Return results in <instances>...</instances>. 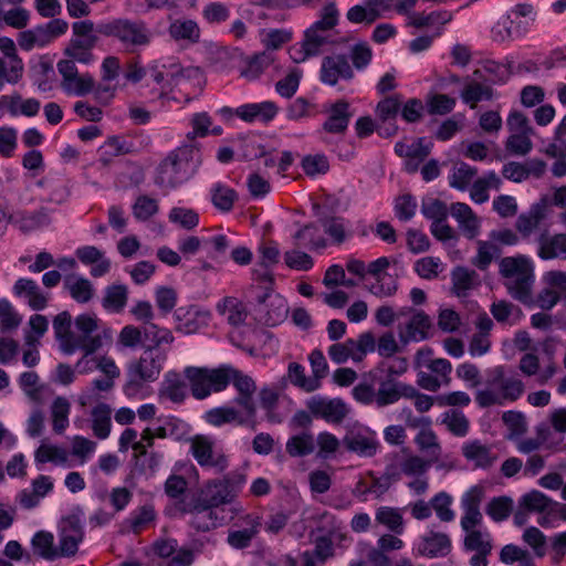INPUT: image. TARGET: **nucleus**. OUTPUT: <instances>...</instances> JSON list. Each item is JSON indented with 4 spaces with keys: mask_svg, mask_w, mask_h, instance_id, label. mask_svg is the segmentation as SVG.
<instances>
[{
    "mask_svg": "<svg viewBox=\"0 0 566 566\" xmlns=\"http://www.w3.org/2000/svg\"><path fill=\"white\" fill-rule=\"evenodd\" d=\"M524 392L525 385L518 376H507L504 366H496L491 371L486 387L478 389L474 399L480 408H490L515 402Z\"/></svg>",
    "mask_w": 566,
    "mask_h": 566,
    "instance_id": "obj_1",
    "label": "nucleus"
},
{
    "mask_svg": "<svg viewBox=\"0 0 566 566\" xmlns=\"http://www.w3.org/2000/svg\"><path fill=\"white\" fill-rule=\"evenodd\" d=\"M413 365L419 369L417 385L427 391L437 392L442 386L451 384L452 364L446 358H434L433 349L424 346L418 349Z\"/></svg>",
    "mask_w": 566,
    "mask_h": 566,
    "instance_id": "obj_2",
    "label": "nucleus"
},
{
    "mask_svg": "<svg viewBox=\"0 0 566 566\" xmlns=\"http://www.w3.org/2000/svg\"><path fill=\"white\" fill-rule=\"evenodd\" d=\"M97 32L116 39L128 52L148 46L154 38L145 21L129 18H117L102 23L97 27Z\"/></svg>",
    "mask_w": 566,
    "mask_h": 566,
    "instance_id": "obj_3",
    "label": "nucleus"
},
{
    "mask_svg": "<svg viewBox=\"0 0 566 566\" xmlns=\"http://www.w3.org/2000/svg\"><path fill=\"white\" fill-rule=\"evenodd\" d=\"M500 274L505 279L509 293L517 301L530 304L534 283L533 266L523 255L503 258Z\"/></svg>",
    "mask_w": 566,
    "mask_h": 566,
    "instance_id": "obj_4",
    "label": "nucleus"
},
{
    "mask_svg": "<svg viewBox=\"0 0 566 566\" xmlns=\"http://www.w3.org/2000/svg\"><path fill=\"white\" fill-rule=\"evenodd\" d=\"M228 366L222 365L218 368L208 367H187L184 371L189 382L191 395L202 400L212 392L223 391L228 387Z\"/></svg>",
    "mask_w": 566,
    "mask_h": 566,
    "instance_id": "obj_5",
    "label": "nucleus"
},
{
    "mask_svg": "<svg viewBox=\"0 0 566 566\" xmlns=\"http://www.w3.org/2000/svg\"><path fill=\"white\" fill-rule=\"evenodd\" d=\"M244 482L243 474H227L222 479L209 480L205 483L197 501L212 509L230 504Z\"/></svg>",
    "mask_w": 566,
    "mask_h": 566,
    "instance_id": "obj_6",
    "label": "nucleus"
},
{
    "mask_svg": "<svg viewBox=\"0 0 566 566\" xmlns=\"http://www.w3.org/2000/svg\"><path fill=\"white\" fill-rule=\"evenodd\" d=\"M74 324L78 332V335H75V343H80L78 349L84 354L83 358L76 364V367H80L87 356L103 347L104 339L111 340L112 336L109 329H104L102 334H94L98 331L101 324L96 314H81L75 318Z\"/></svg>",
    "mask_w": 566,
    "mask_h": 566,
    "instance_id": "obj_7",
    "label": "nucleus"
},
{
    "mask_svg": "<svg viewBox=\"0 0 566 566\" xmlns=\"http://www.w3.org/2000/svg\"><path fill=\"white\" fill-rule=\"evenodd\" d=\"M189 452L199 467L223 473L229 468V458L216 447V441L205 434H196L188 439Z\"/></svg>",
    "mask_w": 566,
    "mask_h": 566,
    "instance_id": "obj_8",
    "label": "nucleus"
},
{
    "mask_svg": "<svg viewBox=\"0 0 566 566\" xmlns=\"http://www.w3.org/2000/svg\"><path fill=\"white\" fill-rule=\"evenodd\" d=\"M167 359V355L161 349L146 348L143 355L128 366V385L140 386L145 382L155 381Z\"/></svg>",
    "mask_w": 566,
    "mask_h": 566,
    "instance_id": "obj_9",
    "label": "nucleus"
},
{
    "mask_svg": "<svg viewBox=\"0 0 566 566\" xmlns=\"http://www.w3.org/2000/svg\"><path fill=\"white\" fill-rule=\"evenodd\" d=\"M187 154L186 149L169 154L158 168L156 184L172 189L186 181L191 175Z\"/></svg>",
    "mask_w": 566,
    "mask_h": 566,
    "instance_id": "obj_10",
    "label": "nucleus"
},
{
    "mask_svg": "<svg viewBox=\"0 0 566 566\" xmlns=\"http://www.w3.org/2000/svg\"><path fill=\"white\" fill-rule=\"evenodd\" d=\"M227 378L228 385L232 382L238 391V397L234 400L235 403L244 410L248 418H255L256 405L253 399L256 391L255 381L249 375L243 374L230 365L228 366Z\"/></svg>",
    "mask_w": 566,
    "mask_h": 566,
    "instance_id": "obj_11",
    "label": "nucleus"
},
{
    "mask_svg": "<svg viewBox=\"0 0 566 566\" xmlns=\"http://www.w3.org/2000/svg\"><path fill=\"white\" fill-rule=\"evenodd\" d=\"M59 549L61 557H71L77 553L78 544L84 538L82 518L73 513L63 517L59 525Z\"/></svg>",
    "mask_w": 566,
    "mask_h": 566,
    "instance_id": "obj_12",
    "label": "nucleus"
},
{
    "mask_svg": "<svg viewBox=\"0 0 566 566\" xmlns=\"http://www.w3.org/2000/svg\"><path fill=\"white\" fill-rule=\"evenodd\" d=\"M57 71L62 76L61 86L69 94L84 96L94 88V77L90 73L78 74L72 61H59Z\"/></svg>",
    "mask_w": 566,
    "mask_h": 566,
    "instance_id": "obj_13",
    "label": "nucleus"
},
{
    "mask_svg": "<svg viewBox=\"0 0 566 566\" xmlns=\"http://www.w3.org/2000/svg\"><path fill=\"white\" fill-rule=\"evenodd\" d=\"M202 73L199 67H187L172 73L164 86H161L159 97L166 99L177 88L179 92H185L186 101H190L191 94L199 88Z\"/></svg>",
    "mask_w": 566,
    "mask_h": 566,
    "instance_id": "obj_14",
    "label": "nucleus"
},
{
    "mask_svg": "<svg viewBox=\"0 0 566 566\" xmlns=\"http://www.w3.org/2000/svg\"><path fill=\"white\" fill-rule=\"evenodd\" d=\"M399 340L407 345L411 342H421L431 337L432 321L423 311L411 312L405 323H400L397 327Z\"/></svg>",
    "mask_w": 566,
    "mask_h": 566,
    "instance_id": "obj_15",
    "label": "nucleus"
},
{
    "mask_svg": "<svg viewBox=\"0 0 566 566\" xmlns=\"http://www.w3.org/2000/svg\"><path fill=\"white\" fill-rule=\"evenodd\" d=\"M452 548V542L448 534L443 532L429 531L420 537L416 552L417 555L427 558H437L447 556Z\"/></svg>",
    "mask_w": 566,
    "mask_h": 566,
    "instance_id": "obj_16",
    "label": "nucleus"
},
{
    "mask_svg": "<svg viewBox=\"0 0 566 566\" xmlns=\"http://www.w3.org/2000/svg\"><path fill=\"white\" fill-rule=\"evenodd\" d=\"M354 77L353 69L343 54L325 56L321 65V80L327 85H336L339 80Z\"/></svg>",
    "mask_w": 566,
    "mask_h": 566,
    "instance_id": "obj_17",
    "label": "nucleus"
},
{
    "mask_svg": "<svg viewBox=\"0 0 566 566\" xmlns=\"http://www.w3.org/2000/svg\"><path fill=\"white\" fill-rule=\"evenodd\" d=\"M307 407L314 416L333 423H340L349 411L346 403L339 398L313 397Z\"/></svg>",
    "mask_w": 566,
    "mask_h": 566,
    "instance_id": "obj_18",
    "label": "nucleus"
},
{
    "mask_svg": "<svg viewBox=\"0 0 566 566\" xmlns=\"http://www.w3.org/2000/svg\"><path fill=\"white\" fill-rule=\"evenodd\" d=\"M450 213L458 222L459 229L467 239L473 240L480 234L481 219L469 205L454 202L450 206Z\"/></svg>",
    "mask_w": 566,
    "mask_h": 566,
    "instance_id": "obj_19",
    "label": "nucleus"
},
{
    "mask_svg": "<svg viewBox=\"0 0 566 566\" xmlns=\"http://www.w3.org/2000/svg\"><path fill=\"white\" fill-rule=\"evenodd\" d=\"M17 297L24 298L33 311H42L48 306L49 294L41 291L38 283L31 279L21 277L13 285Z\"/></svg>",
    "mask_w": 566,
    "mask_h": 566,
    "instance_id": "obj_20",
    "label": "nucleus"
},
{
    "mask_svg": "<svg viewBox=\"0 0 566 566\" xmlns=\"http://www.w3.org/2000/svg\"><path fill=\"white\" fill-rule=\"evenodd\" d=\"M462 455L474 468L489 469L497 461L499 457L491 446L482 443L480 440H472L463 443L461 447Z\"/></svg>",
    "mask_w": 566,
    "mask_h": 566,
    "instance_id": "obj_21",
    "label": "nucleus"
},
{
    "mask_svg": "<svg viewBox=\"0 0 566 566\" xmlns=\"http://www.w3.org/2000/svg\"><path fill=\"white\" fill-rule=\"evenodd\" d=\"M395 474L386 472L381 476H376L373 472H368L361 478L353 490V494L357 497H365L373 494L376 499H380L391 486Z\"/></svg>",
    "mask_w": 566,
    "mask_h": 566,
    "instance_id": "obj_22",
    "label": "nucleus"
},
{
    "mask_svg": "<svg viewBox=\"0 0 566 566\" xmlns=\"http://www.w3.org/2000/svg\"><path fill=\"white\" fill-rule=\"evenodd\" d=\"M72 316L67 311L59 313L53 318V329L64 354L71 355L78 349L80 343H75V334L71 331Z\"/></svg>",
    "mask_w": 566,
    "mask_h": 566,
    "instance_id": "obj_23",
    "label": "nucleus"
},
{
    "mask_svg": "<svg viewBox=\"0 0 566 566\" xmlns=\"http://www.w3.org/2000/svg\"><path fill=\"white\" fill-rule=\"evenodd\" d=\"M327 114L328 116L323 124V129L329 134H344L353 116L348 102L345 99L337 101L331 105Z\"/></svg>",
    "mask_w": 566,
    "mask_h": 566,
    "instance_id": "obj_24",
    "label": "nucleus"
},
{
    "mask_svg": "<svg viewBox=\"0 0 566 566\" xmlns=\"http://www.w3.org/2000/svg\"><path fill=\"white\" fill-rule=\"evenodd\" d=\"M344 444L350 452L360 457H374L379 448L375 432H350L344 438Z\"/></svg>",
    "mask_w": 566,
    "mask_h": 566,
    "instance_id": "obj_25",
    "label": "nucleus"
},
{
    "mask_svg": "<svg viewBox=\"0 0 566 566\" xmlns=\"http://www.w3.org/2000/svg\"><path fill=\"white\" fill-rule=\"evenodd\" d=\"M547 201L545 198L534 203L527 212L518 216L515 222L516 230L524 237H530L546 218Z\"/></svg>",
    "mask_w": 566,
    "mask_h": 566,
    "instance_id": "obj_26",
    "label": "nucleus"
},
{
    "mask_svg": "<svg viewBox=\"0 0 566 566\" xmlns=\"http://www.w3.org/2000/svg\"><path fill=\"white\" fill-rule=\"evenodd\" d=\"M184 513H190V525L198 532H208L218 525V516L214 509L196 501L191 506L182 507Z\"/></svg>",
    "mask_w": 566,
    "mask_h": 566,
    "instance_id": "obj_27",
    "label": "nucleus"
},
{
    "mask_svg": "<svg viewBox=\"0 0 566 566\" xmlns=\"http://www.w3.org/2000/svg\"><path fill=\"white\" fill-rule=\"evenodd\" d=\"M210 316L209 311L197 307H190L184 312L180 310L177 315L178 324L176 328L184 334H195L208 325Z\"/></svg>",
    "mask_w": 566,
    "mask_h": 566,
    "instance_id": "obj_28",
    "label": "nucleus"
},
{
    "mask_svg": "<svg viewBox=\"0 0 566 566\" xmlns=\"http://www.w3.org/2000/svg\"><path fill=\"white\" fill-rule=\"evenodd\" d=\"M538 256L543 260H566V233H543L538 238Z\"/></svg>",
    "mask_w": 566,
    "mask_h": 566,
    "instance_id": "obj_29",
    "label": "nucleus"
},
{
    "mask_svg": "<svg viewBox=\"0 0 566 566\" xmlns=\"http://www.w3.org/2000/svg\"><path fill=\"white\" fill-rule=\"evenodd\" d=\"M427 428L421 429L415 437V443L419 451L427 454L428 459L434 463L440 461L442 454V447L436 432L429 428L430 420L422 419Z\"/></svg>",
    "mask_w": 566,
    "mask_h": 566,
    "instance_id": "obj_30",
    "label": "nucleus"
},
{
    "mask_svg": "<svg viewBox=\"0 0 566 566\" xmlns=\"http://www.w3.org/2000/svg\"><path fill=\"white\" fill-rule=\"evenodd\" d=\"M205 419L210 426L213 427H221L227 423H237L242 426L250 420L254 421V418H248L245 412L242 413L234 407L230 406L217 407L207 411Z\"/></svg>",
    "mask_w": 566,
    "mask_h": 566,
    "instance_id": "obj_31",
    "label": "nucleus"
},
{
    "mask_svg": "<svg viewBox=\"0 0 566 566\" xmlns=\"http://www.w3.org/2000/svg\"><path fill=\"white\" fill-rule=\"evenodd\" d=\"M168 33L175 41H184L188 44H196L201 38L200 27L191 19H176L169 24Z\"/></svg>",
    "mask_w": 566,
    "mask_h": 566,
    "instance_id": "obj_32",
    "label": "nucleus"
},
{
    "mask_svg": "<svg viewBox=\"0 0 566 566\" xmlns=\"http://www.w3.org/2000/svg\"><path fill=\"white\" fill-rule=\"evenodd\" d=\"M275 61L274 53L271 51H263L247 57L244 66L240 71V75L248 80L254 81Z\"/></svg>",
    "mask_w": 566,
    "mask_h": 566,
    "instance_id": "obj_33",
    "label": "nucleus"
},
{
    "mask_svg": "<svg viewBox=\"0 0 566 566\" xmlns=\"http://www.w3.org/2000/svg\"><path fill=\"white\" fill-rule=\"evenodd\" d=\"M7 220L8 222L17 226L22 232L28 233L46 226L50 218L45 209H40L31 213L17 212L14 214H9Z\"/></svg>",
    "mask_w": 566,
    "mask_h": 566,
    "instance_id": "obj_34",
    "label": "nucleus"
},
{
    "mask_svg": "<svg viewBox=\"0 0 566 566\" xmlns=\"http://www.w3.org/2000/svg\"><path fill=\"white\" fill-rule=\"evenodd\" d=\"M69 451L60 446L53 444L43 439L34 452V459L38 463H52L54 465H65L69 462Z\"/></svg>",
    "mask_w": 566,
    "mask_h": 566,
    "instance_id": "obj_35",
    "label": "nucleus"
},
{
    "mask_svg": "<svg viewBox=\"0 0 566 566\" xmlns=\"http://www.w3.org/2000/svg\"><path fill=\"white\" fill-rule=\"evenodd\" d=\"M217 311L220 315L227 316L228 323L232 326H240L248 318L244 304L233 296L222 298L217 304Z\"/></svg>",
    "mask_w": 566,
    "mask_h": 566,
    "instance_id": "obj_36",
    "label": "nucleus"
},
{
    "mask_svg": "<svg viewBox=\"0 0 566 566\" xmlns=\"http://www.w3.org/2000/svg\"><path fill=\"white\" fill-rule=\"evenodd\" d=\"M187 396V386L177 373H168L159 389V397L180 403Z\"/></svg>",
    "mask_w": 566,
    "mask_h": 566,
    "instance_id": "obj_37",
    "label": "nucleus"
},
{
    "mask_svg": "<svg viewBox=\"0 0 566 566\" xmlns=\"http://www.w3.org/2000/svg\"><path fill=\"white\" fill-rule=\"evenodd\" d=\"M452 291L458 297H464L468 292L479 285V276L474 270L458 266L452 271Z\"/></svg>",
    "mask_w": 566,
    "mask_h": 566,
    "instance_id": "obj_38",
    "label": "nucleus"
},
{
    "mask_svg": "<svg viewBox=\"0 0 566 566\" xmlns=\"http://www.w3.org/2000/svg\"><path fill=\"white\" fill-rule=\"evenodd\" d=\"M70 412L71 403L65 397L59 396L53 400L50 407V416L54 433L63 434L65 432L70 423Z\"/></svg>",
    "mask_w": 566,
    "mask_h": 566,
    "instance_id": "obj_39",
    "label": "nucleus"
},
{
    "mask_svg": "<svg viewBox=\"0 0 566 566\" xmlns=\"http://www.w3.org/2000/svg\"><path fill=\"white\" fill-rule=\"evenodd\" d=\"M375 520L379 525L395 534L405 532V520L399 509L380 506L375 512Z\"/></svg>",
    "mask_w": 566,
    "mask_h": 566,
    "instance_id": "obj_40",
    "label": "nucleus"
},
{
    "mask_svg": "<svg viewBox=\"0 0 566 566\" xmlns=\"http://www.w3.org/2000/svg\"><path fill=\"white\" fill-rule=\"evenodd\" d=\"M277 112V107L272 102H264L261 104H248L240 106L237 109V115L245 120L253 122L255 118L260 117L264 122L271 120Z\"/></svg>",
    "mask_w": 566,
    "mask_h": 566,
    "instance_id": "obj_41",
    "label": "nucleus"
},
{
    "mask_svg": "<svg viewBox=\"0 0 566 566\" xmlns=\"http://www.w3.org/2000/svg\"><path fill=\"white\" fill-rule=\"evenodd\" d=\"M112 408L106 403H98L92 410V430L96 438L106 439L111 433Z\"/></svg>",
    "mask_w": 566,
    "mask_h": 566,
    "instance_id": "obj_42",
    "label": "nucleus"
},
{
    "mask_svg": "<svg viewBox=\"0 0 566 566\" xmlns=\"http://www.w3.org/2000/svg\"><path fill=\"white\" fill-rule=\"evenodd\" d=\"M409 384L396 381H382L376 394V405L379 408L397 402L403 398L406 388Z\"/></svg>",
    "mask_w": 566,
    "mask_h": 566,
    "instance_id": "obj_43",
    "label": "nucleus"
},
{
    "mask_svg": "<svg viewBox=\"0 0 566 566\" xmlns=\"http://www.w3.org/2000/svg\"><path fill=\"white\" fill-rule=\"evenodd\" d=\"M493 96V90L489 85H484L476 81H469L461 93L462 99L470 104L471 108H474L476 104L482 99H491Z\"/></svg>",
    "mask_w": 566,
    "mask_h": 566,
    "instance_id": "obj_44",
    "label": "nucleus"
},
{
    "mask_svg": "<svg viewBox=\"0 0 566 566\" xmlns=\"http://www.w3.org/2000/svg\"><path fill=\"white\" fill-rule=\"evenodd\" d=\"M490 312L496 322L502 324H514L522 316L520 307L507 301L493 302Z\"/></svg>",
    "mask_w": 566,
    "mask_h": 566,
    "instance_id": "obj_45",
    "label": "nucleus"
},
{
    "mask_svg": "<svg viewBox=\"0 0 566 566\" xmlns=\"http://www.w3.org/2000/svg\"><path fill=\"white\" fill-rule=\"evenodd\" d=\"M451 20H452V13L447 10L433 11L428 14L413 12L410 15L409 24L417 29H421V28L433 27L436 24L443 25V24L450 22Z\"/></svg>",
    "mask_w": 566,
    "mask_h": 566,
    "instance_id": "obj_46",
    "label": "nucleus"
},
{
    "mask_svg": "<svg viewBox=\"0 0 566 566\" xmlns=\"http://www.w3.org/2000/svg\"><path fill=\"white\" fill-rule=\"evenodd\" d=\"M463 546L469 552L491 553L493 548L492 536L480 530L468 532L463 539Z\"/></svg>",
    "mask_w": 566,
    "mask_h": 566,
    "instance_id": "obj_47",
    "label": "nucleus"
},
{
    "mask_svg": "<svg viewBox=\"0 0 566 566\" xmlns=\"http://www.w3.org/2000/svg\"><path fill=\"white\" fill-rule=\"evenodd\" d=\"M22 323V316L10 301L2 298L0 304V332L10 333L17 331Z\"/></svg>",
    "mask_w": 566,
    "mask_h": 566,
    "instance_id": "obj_48",
    "label": "nucleus"
},
{
    "mask_svg": "<svg viewBox=\"0 0 566 566\" xmlns=\"http://www.w3.org/2000/svg\"><path fill=\"white\" fill-rule=\"evenodd\" d=\"M296 245L310 250L323 249L326 245L325 239L319 234L318 229L313 224H307L298 230L295 235Z\"/></svg>",
    "mask_w": 566,
    "mask_h": 566,
    "instance_id": "obj_49",
    "label": "nucleus"
},
{
    "mask_svg": "<svg viewBox=\"0 0 566 566\" xmlns=\"http://www.w3.org/2000/svg\"><path fill=\"white\" fill-rule=\"evenodd\" d=\"M54 537L49 532H38L32 538V546L35 552L45 559L61 557L59 546L54 547Z\"/></svg>",
    "mask_w": 566,
    "mask_h": 566,
    "instance_id": "obj_50",
    "label": "nucleus"
},
{
    "mask_svg": "<svg viewBox=\"0 0 566 566\" xmlns=\"http://www.w3.org/2000/svg\"><path fill=\"white\" fill-rule=\"evenodd\" d=\"M65 286L71 297L78 303H88L94 296V286L87 279H69L65 283Z\"/></svg>",
    "mask_w": 566,
    "mask_h": 566,
    "instance_id": "obj_51",
    "label": "nucleus"
},
{
    "mask_svg": "<svg viewBox=\"0 0 566 566\" xmlns=\"http://www.w3.org/2000/svg\"><path fill=\"white\" fill-rule=\"evenodd\" d=\"M442 423L457 437H465L470 429V421L462 411L451 409L444 412Z\"/></svg>",
    "mask_w": 566,
    "mask_h": 566,
    "instance_id": "obj_52",
    "label": "nucleus"
},
{
    "mask_svg": "<svg viewBox=\"0 0 566 566\" xmlns=\"http://www.w3.org/2000/svg\"><path fill=\"white\" fill-rule=\"evenodd\" d=\"M127 303V289L125 285H111L105 290L103 307L107 311L120 312Z\"/></svg>",
    "mask_w": 566,
    "mask_h": 566,
    "instance_id": "obj_53",
    "label": "nucleus"
},
{
    "mask_svg": "<svg viewBox=\"0 0 566 566\" xmlns=\"http://www.w3.org/2000/svg\"><path fill=\"white\" fill-rule=\"evenodd\" d=\"M338 9L335 2H328L323 6L319 13V19L314 22L310 28L331 34V31L338 22Z\"/></svg>",
    "mask_w": 566,
    "mask_h": 566,
    "instance_id": "obj_54",
    "label": "nucleus"
},
{
    "mask_svg": "<svg viewBox=\"0 0 566 566\" xmlns=\"http://www.w3.org/2000/svg\"><path fill=\"white\" fill-rule=\"evenodd\" d=\"M287 376L294 386L312 392L321 387L313 377H306L304 367L298 363H291L287 368Z\"/></svg>",
    "mask_w": 566,
    "mask_h": 566,
    "instance_id": "obj_55",
    "label": "nucleus"
},
{
    "mask_svg": "<svg viewBox=\"0 0 566 566\" xmlns=\"http://www.w3.org/2000/svg\"><path fill=\"white\" fill-rule=\"evenodd\" d=\"M434 462L417 454H408L400 463L401 472L407 476H422Z\"/></svg>",
    "mask_w": 566,
    "mask_h": 566,
    "instance_id": "obj_56",
    "label": "nucleus"
},
{
    "mask_svg": "<svg viewBox=\"0 0 566 566\" xmlns=\"http://www.w3.org/2000/svg\"><path fill=\"white\" fill-rule=\"evenodd\" d=\"M23 70L22 60L0 59V90L6 83L17 84L23 75Z\"/></svg>",
    "mask_w": 566,
    "mask_h": 566,
    "instance_id": "obj_57",
    "label": "nucleus"
},
{
    "mask_svg": "<svg viewBox=\"0 0 566 566\" xmlns=\"http://www.w3.org/2000/svg\"><path fill=\"white\" fill-rule=\"evenodd\" d=\"M237 199V192L221 184L216 185L211 191V200L213 206L223 212L230 211L233 208Z\"/></svg>",
    "mask_w": 566,
    "mask_h": 566,
    "instance_id": "obj_58",
    "label": "nucleus"
},
{
    "mask_svg": "<svg viewBox=\"0 0 566 566\" xmlns=\"http://www.w3.org/2000/svg\"><path fill=\"white\" fill-rule=\"evenodd\" d=\"M513 510V500L509 496H499L492 499L486 507L485 512L486 514L494 521V522H502L506 520Z\"/></svg>",
    "mask_w": 566,
    "mask_h": 566,
    "instance_id": "obj_59",
    "label": "nucleus"
},
{
    "mask_svg": "<svg viewBox=\"0 0 566 566\" xmlns=\"http://www.w3.org/2000/svg\"><path fill=\"white\" fill-rule=\"evenodd\" d=\"M327 354L335 364H344L348 359H352L354 363H359L354 349L353 338H348L343 343L332 344L327 349Z\"/></svg>",
    "mask_w": 566,
    "mask_h": 566,
    "instance_id": "obj_60",
    "label": "nucleus"
},
{
    "mask_svg": "<svg viewBox=\"0 0 566 566\" xmlns=\"http://www.w3.org/2000/svg\"><path fill=\"white\" fill-rule=\"evenodd\" d=\"M144 337L150 342V345L147 348L155 349H159L161 345L171 344L175 340L170 329L159 327L155 324H149L148 326L144 327Z\"/></svg>",
    "mask_w": 566,
    "mask_h": 566,
    "instance_id": "obj_61",
    "label": "nucleus"
},
{
    "mask_svg": "<svg viewBox=\"0 0 566 566\" xmlns=\"http://www.w3.org/2000/svg\"><path fill=\"white\" fill-rule=\"evenodd\" d=\"M522 538L533 549L536 557L542 558L546 555L547 538L539 528L535 526L527 527L523 532Z\"/></svg>",
    "mask_w": 566,
    "mask_h": 566,
    "instance_id": "obj_62",
    "label": "nucleus"
},
{
    "mask_svg": "<svg viewBox=\"0 0 566 566\" xmlns=\"http://www.w3.org/2000/svg\"><path fill=\"white\" fill-rule=\"evenodd\" d=\"M453 499L447 492H439L431 499V509L434 510L438 518L442 522H451L455 514L451 510Z\"/></svg>",
    "mask_w": 566,
    "mask_h": 566,
    "instance_id": "obj_63",
    "label": "nucleus"
},
{
    "mask_svg": "<svg viewBox=\"0 0 566 566\" xmlns=\"http://www.w3.org/2000/svg\"><path fill=\"white\" fill-rule=\"evenodd\" d=\"M18 43L22 50L30 51L34 46H45L49 44V38L43 27L23 31L19 34Z\"/></svg>",
    "mask_w": 566,
    "mask_h": 566,
    "instance_id": "obj_64",
    "label": "nucleus"
}]
</instances>
